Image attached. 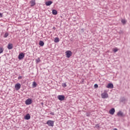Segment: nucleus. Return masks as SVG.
I'll return each mask as SVG.
<instances>
[{"instance_id":"nucleus-1","label":"nucleus","mask_w":130,"mask_h":130,"mask_svg":"<svg viewBox=\"0 0 130 130\" xmlns=\"http://www.w3.org/2000/svg\"><path fill=\"white\" fill-rule=\"evenodd\" d=\"M47 124H48V126H53L54 125V121L48 120L47 121Z\"/></svg>"},{"instance_id":"nucleus-2","label":"nucleus","mask_w":130,"mask_h":130,"mask_svg":"<svg viewBox=\"0 0 130 130\" xmlns=\"http://www.w3.org/2000/svg\"><path fill=\"white\" fill-rule=\"evenodd\" d=\"M66 56L68 58H70V57L72 56V53L71 51H70V50L67 51L66 52Z\"/></svg>"},{"instance_id":"nucleus-3","label":"nucleus","mask_w":130,"mask_h":130,"mask_svg":"<svg viewBox=\"0 0 130 130\" xmlns=\"http://www.w3.org/2000/svg\"><path fill=\"white\" fill-rule=\"evenodd\" d=\"M25 57V53H20L18 55V59H23Z\"/></svg>"},{"instance_id":"nucleus-4","label":"nucleus","mask_w":130,"mask_h":130,"mask_svg":"<svg viewBox=\"0 0 130 130\" xmlns=\"http://www.w3.org/2000/svg\"><path fill=\"white\" fill-rule=\"evenodd\" d=\"M57 98L60 101H63V100H64L65 96L63 95H58Z\"/></svg>"},{"instance_id":"nucleus-5","label":"nucleus","mask_w":130,"mask_h":130,"mask_svg":"<svg viewBox=\"0 0 130 130\" xmlns=\"http://www.w3.org/2000/svg\"><path fill=\"white\" fill-rule=\"evenodd\" d=\"M15 88L16 91L20 90V89H21V84L17 83V84H15Z\"/></svg>"},{"instance_id":"nucleus-6","label":"nucleus","mask_w":130,"mask_h":130,"mask_svg":"<svg viewBox=\"0 0 130 130\" xmlns=\"http://www.w3.org/2000/svg\"><path fill=\"white\" fill-rule=\"evenodd\" d=\"M101 96L102 98H104V99H105V98H108V93H107V92H104L102 93Z\"/></svg>"},{"instance_id":"nucleus-7","label":"nucleus","mask_w":130,"mask_h":130,"mask_svg":"<svg viewBox=\"0 0 130 130\" xmlns=\"http://www.w3.org/2000/svg\"><path fill=\"white\" fill-rule=\"evenodd\" d=\"M32 103V100L28 99L25 101V104L26 105H30Z\"/></svg>"},{"instance_id":"nucleus-8","label":"nucleus","mask_w":130,"mask_h":130,"mask_svg":"<svg viewBox=\"0 0 130 130\" xmlns=\"http://www.w3.org/2000/svg\"><path fill=\"white\" fill-rule=\"evenodd\" d=\"M117 115L118 116H120L121 117H123L125 116V115H124V114H123V113H122V112H121V111H119L117 113Z\"/></svg>"},{"instance_id":"nucleus-9","label":"nucleus","mask_w":130,"mask_h":130,"mask_svg":"<svg viewBox=\"0 0 130 130\" xmlns=\"http://www.w3.org/2000/svg\"><path fill=\"white\" fill-rule=\"evenodd\" d=\"M31 118V116H30V114H27L25 116H24V119L26 120H29Z\"/></svg>"},{"instance_id":"nucleus-10","label":"nucleus","mask_w":130,"mask_h":130,"mask_svg":"<svg viewBox=\"0 0 130 130\" xmlns=\"http://www.w3.org/2000/svg\"><path fill=\"white\" fill-rule=\"evenodd\" d=\"M114 112H115V109H114V108H112L109 111L110 114H111L112 115H113V114H114Z\"/></svg>"},{"instance_id":"nucleus-11","label":"nucleus","mask_w":130,"mask_h":130,"mask_svg":"<svg viewBox=\"0 0 130 130\" xmlns=\"http://www.w3.org/2000/svg\"><path fill=\"white\" fill-rule=\"evenodd\" d=\"M107 88H108L109 89H113V84L109 83L107 86Z\"/></svg>"},{"instance_id":"nucleus-12","label":"nucleus","mask_w":130,"mask_h":130,"mask_svg":"<svg viewBox=\"0 0 130 130\" xmlns=\"http://www.w3.org/2000/svg\"><path fill=\"white\" fill-rule=\"evenodd\" d=\"M30 4L31 7H34L35 5H36V3H35V0H31L30 2Z\"/></svg>"},{"instance_id":"nucleus-13","label":"nucleus","mask_w":130,"mask_h":130,"mask_svg":"<svg viewBox=\"0 0 130 130\" xmlns=\"http://www.w3.org/2000/svg\"><path fill=\"white\" fill-rule=\"evenodd\" d=\"M52 3H53L52 1H49L45 3V5L46 6H50L52 4Z\"/></svg>"},{"instance_id":"nucleus-14","label":"nucleus","mask_w":130,"mask_h":130,"mask_svg":"<svg viewBox=\"0 0 130 130\" xmlns=\"http://www.w3.org/2000/svg\"><path fill=\"white\" fill-rule=\"evenodd\" d=\"M54 41L55 43H58V42H59V38L58 37L55 38Z\"/></svg>"},{"instance_id":"nucleus-15","label":"nucleus","mask_w":130,"mask_h":130,"mask_svg":"<svg viewBox=\"0 0 130 130\" xmlns=\"http://www.w3.org/2000/svg\"><path fill=\"white\" fill-rule=\"evenodd\" d=\"M39 45L40 46H44V42L43 41H40Z\"/></svg>"},{"instance_id":"nucleus-16","label":"nucleus","mask_w":130,"mask_h":130,"mask_svg":"<svg viewBox=\"0 0 130 130\" xmlns=\"http://www.w3.org/2000/svg\"><path fill=\"white\" fill-rule=\"evenodd\" d=\"M8 49H13V44H9L8 45Z\"/></svg>"},{"instance_id":"nucleus-17","label":"nucleus","mask_w":130,"mask_h":130,"mask_svg":"<svg viewBox=\"0 0 130 130\" xmlns=\"http://www.w3.org/2000/svg\"><path fill=\"white\" fill-rule=\"evenodd\" d=\"M121 102H125V101H127V99H125V98H122L120 100Z\"/></svg>"},{"instance_id":"nucleus-18","label":"nucleus","mask_w":130,"mask_h":130,"mask_svg":"<svg viewBox=\"0 0 130 130\" xmlns=\"http://www.w3.org/2000/svg\"><path fill=\"white\" fill-rule=\"evenodd\" d=\"M52 13L53 14V15H56L57 14V11H56V10L53 9L52 11Z\"/></svg>"},{"instance_id":"nucleus-19","label":"nucleus","mask_w":130,"mask_h":130,"mask_svg":"<svg viewBox=\"0 0 130 130\" xmlns=\"http://www.w3.org/2000/svg\"><path fill=\"white\" fill-rule=\"evenodd\" d=\"M32 86H33L34 88H36V87L37 86V83L36 82H35V81H34L33 82Z\"/></svg>"},{"instance_id":"nucleus-20","label":"nucleus","mask_w":130,"mask_h":130,"mask_svg":"<svg viewBox=\"0 0 130 130\" xmlns=\"http://www.w3.org/2000/svg\"><path fill=\"white\" fill-rule=\"evenodd\" d=\"M4 52V48L3 47H0V54Z\"/></svg>"},{"instance_id":"nucleus-21","label":"nucleus","mask_w":130,"mask_h":130,"mask_svg":"<svg viewBox=\"0 0 130 130\" xmlns=\"http://www.w3.org/2000/svg\"><path fill=\"white\" fill-rule=\"evenodd\" d=\"M36 60L37 63H39V62H40V61H41L40 58L38 57V58H37L36 59Z\"/></svg>"},{"instance_id":"nucleus-22","label":"nucleus","mask_w":130,"mask_h":130,"mask_svg":"<svg viewBox=\"0 0 130 130\" xmlns=\"http://www.w3.org/2000/svg\"><path fill=\"white\" fill-rule=\"evenodd\" d=\"M8 36H9V33L6 32L4 36V38H7V37H8Z\"/></svg>"},{"instance_id":"nucleus-23","label":"nucleus","mask_w":130,"mask_h":130,"mask_svg":"<svg viewBox=\"0 0 130 130\" xmlns=\"http://www.w3.org/2000/svg\"><path fill=\"white\" fill-rule=\"evenodd\" d=\"M121 23L124 25V24L126 23V21H125L124 19H122Z\"/></svg>"},{"instance_id":"nucleus-24","label":"nucleus","mask_w":130,"mask_h":130,"mask_svg":"<svg viewBox=\"0 0 130 130\" xmlns=\"http://www.w3.org/2000/svg\"><path fill=\"white\" fill-rule=\"evenodd\" d=\"M113 51H114V52H117V51H118V49H117V48H115L113 50Z\"/></svg>"},{"instance_id":"nucleus-25","label":"nucleus","mask_w":130,"mask_h":130,"mask_svg":"<svg viewBox=\"0 0 130 130\" xmlns=\"http://www.w3.org/2000/svg\"><path fill=\"white\" fill-rule=\"evenodd\" d=\"M62 87H64H64H67V84L66 83H62Z\"/></svg>"},{"instance_id":"nucleus-26","label":"nucleus","mask_w":130,"mask_h":130,"mask_svg":"<svg viewBox=\"0 0 130 130\" xmlns=\"http://www.w3.org/2000/svg\"><path fill=\"white\" fill-rule=\"evenodd\" d=\"M94 87L95 88H98V84H94Z\"/></svg>"},{"instance_id":"nucleus-27","label":"nucleus","mask_w":130,"mask_h":130,"mask_svg":"<svg viewBox=\"0 0 130 130\" xmlns=\"http://www.w3.org/2000/svg\"><path fill=\"white\" fill-rule=\"evenodd\" d=\"M22 78V76H19L18 79V80H21Z\"/></svg>"},{"instance_id":"nucleus-28","label":"nucleus","mask_w":130,"mask_h":130,"mask_svg":"<svg viewBox=\"0 0 130 130\" xmlns=\"http://www.w3.org/2000/svg\"><path fill=\"white\" fill-rule=\"evenodd\" d=\"M119 33L120 34H122V33H123V31H122V30H120V31L119 32Z\"/></svg>"},{"instance_id":"nucleus-29","label":"nucleus","mask_w":130,"mask_h":130,"mask_svg":"<svg viewBox=\"0 0 130 130\" xmlns=\"http://www.w3.org/2000/svg\"><path fill=\"white\" fill-rule=\"evenodd\" d=\"M0 18H3V14L0 13Z\"/></svg>"},{"instance_id":"nucleus-30","label":"nucleus","mask_w":130,"mask_h":130,"mask_svg":"<svg viewBox=\"0 0 130 130\" xmlns=\"http://www.w3.org/2000/svg\"><path fill=\"white\" fill-rule=\"evenodd\" d=\"M51 115H54V113H51Z\"/></svg>"},{"instance_id":"nucleus-31","label":"nucleus","mask_w":130,"mask_h":130,"mask_svg":"<svg viewBox=\"0 0 130 130\" xmlns=\"http://www.w3.org/2000/svg\"><path fill=\"white\" fill-rule=\"evenodd\" d=\"M53 30H55V29H56V28H55V27H53Z\"/></svg>"},{"instance_id":"nucleus-32","label":"nucleus","mask_w":130,"mask_h":130,"mask_svg":"<svg viewBox=\"0 0 130 130\" xmlns=\"http://www.w3.org/2000/svg\"><path fill=\"white\" fill-rule=\"evenodd\" d=\"M41 104H42V105H43V103H42Z\"/></svg>"},{"instance_id":"nucleus-33","label":"nucleus","mask_w":130,"mask_h":130,"mask_svg":"<svg viewBox=\"0 0 130 130\" xmlns=\"http://www.w3.org/2000/svg\"><path fill=\"white\" fill-rule=\"evenodd\" d=\"M87 116H89V115H87Z\"/></svg>"}]
</instances>
